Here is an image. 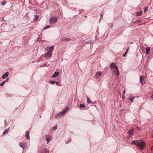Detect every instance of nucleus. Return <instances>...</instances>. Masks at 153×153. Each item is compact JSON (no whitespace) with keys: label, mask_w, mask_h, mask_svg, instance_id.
Masks as SVG:
<instances>
[{"label":"nucleus","mask_w":153,"mask_h":153,"mask_svg":"<svg viewBox=\"0 0 153 153\" xmlns=\"http://www.w3.org/2000/svg\"><path fill=\"white\" fill-rule=\"evenodd\" d=\"M131 144L135 145L140 150H143L146 147V144L141 140H134L131 142Z\"/></svg>","instance_id":"nucleus-1"},{"label":"nucleus","mask_w":153,"mask_h":153,"mask_svg":"<svg viewBox=\"0 0 153 153\" xmlns=\"http://www.w3.org/2000/svg\"><path fill=\"white\" fill-rule=\"evenodd\" d=\"M110 68L114 73V74L117 76L119 74V71L118 67L114 63H112L110 65Z\"/></svg>","instance_id":"nucleus-2"},{"label":"nucleus","mask_w":153,"mask_h":153,"mask_svg":"<svg viewBox=\"0 0 153 153\" xmlns=\"http://www.w3.org/2000/svg\"><path fill=\"white\" fill-rule=\"evenodd\" d=\"M58 19L57 16H53L51 17L49 19V23L51 25L53 24L56 22Z\"/></svg>","instance_id":"nucleus-3"},{"label":"nucleus","mask_w":153,"mask_h":153,"mask_svg":"<svg viewBox=\"0 0 153 153\" xmlns=\"http://www.w3.org/2000/svg\"><path fill=\"white\" fill-rule=\"evenodd\" d=\"M68 107H67L64 109L63 110L61 113H60L58 114V115H60V114H61L62 116H63L65 114V113L67 111L68 109Z\"/></svg>","instance_id":"nucleus-4"},{"label":"nucleus","mask_w":153,"mask_h":153,"mask_svg":"<svg viewBox=\"0 0 153 153\" xmlns=\"http://www.w3.org/2000/svg\"><path fill=\"white\" fill-rule=\"evenodd\" d=\"M54 46H52L51 47H49L48 46L46 48V49L47 50V51L48 52H51L52 53V51L53 50H54Z\"/></svg>","instance_id":"nucleus-5"},{"label":"nucleus","mask_w":153,"mask_h":153,"mask_svg":"<svg viewBox=\"0 0 153 153\" xmlns=\"http://www.w3.org/2000/svg\"><path fill=\"white\" fill-rule=\"evenodd\" d=\"M52 54V52H48L45 55V57L46 58H49L51 56Z\"/></svg>","instance_id":"nucleus-6"},{"label":"nucleus","mask_w":153,"mask_h":153,"mask_svg":"<svg viewBox=\"0 0 153 153\" xmlns=\"http://www.w3.org/2000/svg\"><path fill=\"white\" fill-rule=\"evenodd\" d=\"M144 76H141L140 77V81L141 84L142 85L144 84L145 82L144 79Z\"/></svg>","instance_id":"nucleus-7"},{"label":"nucleus","mask_w":153,"mask_h":153,"mask_svg":"<svg viewBox=\"0 0 153 153\" xmlns=\"http://www.w3.org/2000/svg\"><path fill=\"white\" fill-rule=\"evenodd\" d=\"M30 132L29 131H27L25 132L26 133V136L25 137L26 139H27V140H29L30 139V137L29 135V134Z\"/></svg>","instance_id":"nucleus-8"},{"label":"nucleus","mask_w":153,"mask_h":153,"mask_svg":"<svg viewBox=\"0 0 153 153\" xmlns=\"http://www.w3.org/2000/svg\"><path fill=\"white\" fill-rule=\"evenodd\" d=\"M9 75V73L8 72H6L2 76V78L3 79H4L6 77L8 76Z\"/></svg>","instance_id":"nucleus-9"},{"label":"nucleus","mask_w":153,"mask_h":153,"mask_svg":"<svg viewBox=\"0 0 153 153\" xmlns=\"http://www.w3.org/2000/svg\"><path fill=\"white\" fill-rule=\"evenodd\" d=\"M101 75V73L100 72H97L95 75V78H97L99 77Z\"/></svg>","instance_id":"nucleus-10"},{"label":"nucleus","mask_w":153,"mask_h":153,"mask_svg":"<svg viewBox=\"0 0 153 153\" xmlns=\"http://www.w3.org/2000/svg\"><path fill=\"white\" fill-rule=\"evenodd\" d=\"M59 72H55L52 75V77L53 78H55L59 75Z\"/></svg>","instance_id":"nucleus-11"},{"label":"nucleus","mask_w":153,"mask_h":153,"mask_svg":"<svg viewBox=\"0 0 153 153\" xmlns=\"http://www.w3.org/2000/svg\"><path fill=\"white\" fill-rule=\"evenodd\" d=\"M25 143H19V146L20 147L24 149V148L25 147Z\"/></svg>","instance_id":"nucleus-12"},{"label":"nucleus","mask_w":153,"mask_h":153,"mask_svg":"<svg viewBox=\"0 0 153 153\" xmlns=\"http://www.w3.org/2000/svg\"><path fill=\"white\" fill-rule=\"evenodd\" d=\"M71 40L70 38H67L65 37H63L62 39V41H68Z\"/></svg>","instance_id":"nucleus-13"},{"label":"nucleus","mask_w":153,"mask_h":153,"mask_svg":"<svg viewBox=\"0 0 153 153\" xmlns=\"http://www.w3.org/2000/svg\"><path fill=\"white\" fill-rule=\"evenodd\" d=\"M78 106L79 107V108H84L85 105L84 104H80V105H78Z\"/></svg>","instance_id":"nucleus-14"},{"label":"nucleus","mask_w":153,"mask_h":153,"mask_svg":"<svg viewBox=\"0 0 153 153\" xmlns=\"http://www.w3.org/2000/svg\"><path fill=\"white\" fill-rule=\"evenodd\" d=\"M51 138L49 136H48L46 137V139L47 141V144H48L49 143Z\"/></svg>","instance_id":"nucleus-15"},{"label":"nucleus","mask_w":153,"mask_h":153,"mask_svg":"<svg viewBox=\"0 0 153 153\" xmlns=\"http://www.w3.org/2000/svg\"><path fill=\"white\" fill-rule=\"evenodd\" d=\"M134 131L133 129L130 130L129 131L128 133L130 135H131L133 134Z\"/></svg>","instance_id":"nucleus-16"},{"label":"nucleus","mask_w":153,"mask_h":153,"mask_svg":"<svg viewBox=\"0 0 153 153\" xmlns=\"http://www.w3.org/2000/svg\"><path fill=\"white\" fill-rule=\"evenodd\" d=\"M146 53L147 54H148L149 53L150 48V47H148L146 48Z\"/></svg>","instance_id":"nucleus-17"},{"label":"nucleus","mask_w":153,"mask_h":153,"mask_svg":"<svg viewBox=\"0 0 153 153\" xmlns=\"http://www.w3.org/2000/svg\"><path fill=\"white\" fill-rule=\"evenodd\" d=\"M142 11H141L136 13V15L137 16H141L142 15Z\"/></svg>","instance_id":"nucleus-18"},{"label":"nucleus","mask_w":153,"mask_h":153,"mask_svg":"<svg viewBox=\"0 0 153 153\" xmlns=\"http://www.w3.org/2000/svg\"><path fill=\"white\" fill-rule=\"evenodd\" d=\"M51 26L50 25H47L43 29H42V30H45L49 28Z\"/></svg>","instance_id":"nucleus-19"},{"label":"nucleus","mask_w":153,"mask_h":153,"mask_svg":"<svg viewBox=\"0 0 153 153\" xmlns=\"http://www.w3.org/2000/svg\"><path fill=\"white\" fill-rule=\"evenodd\" d=\"M41 153H49V151L48 150L44 149L42 150Z\"/></svg>","instance_id":"nucleus-20"},{"label":"nucleus","mask_w":153,"mask_h":153,"mask_svg":"<svg viewBox=\"0 0 153 153\" xmlns=\"http://www.w3.org/2000/svg\"><path fill=\"white\" fill-rule=\"evenodd\" d=\"M8 130H9V128L8 129H6L4 130V131L3 132V134H7L8 132Z\"/></svg>","instance_id":"nucleus-21"},{"label":"nucleus","mask_w":153,"mask_h":153,"mask_svg":"<svg viewBox=\"0 0 153 153\" xmlns=\"http://www.w3.org/2000/svg\"><path fill=\"white\" fill-rule=\"evenodd\" d=\"M87 102L88 104H90L91 103V101L90 99L88 97H87Z\"/></svg>","instance_id":"nucleus-22"},{"label":"nucleus","mask_w":153,"mask_h":153,"mask_svg":"<svg viewBox=\"0 0 153 153\" xmlns=\"http://www.w3.org/2000/svg\"><path fill=\"white\" fill-rule=\"evenodd\" d=\"M34 16H35V17L33 18L34 19L35 21H37L39 18V16L36 15H35Z\"/></svg>","instance_id":"nucleus-23"},{"label":"nucleus","mask_w":153,"mask_h":153,"mask_svg":"<svg viewBox=\"0 0 153 153\" xmlns=\"http://www.w3.org/2000/svg\"><path fill=\"white\" fill-rule=\"evenodd\" d=\"M57 128V126H55L53 127V128H52V130L53 131H55L56 129Z\"/></svg>","instance_id":"nucleus-24"},{"label":"nucleus","mask_w":153,"mask_h":153,"mask_svg":"<svg viewBox=\"0 0 153 153\" xmlns=\"http://www.w3.org/2000/svg\"><path fill=\"white\" fill-rule=\"evenodd\" d=\"M148 8V7H146L144 8V13H146L147 11Z\"/></svg>","instance_id":"nucleus-25"},{"label":"nucleus","mask_w":153,"mask_h":153,"mask_svg":"<svg viewBox=\"0 0 153 153\" xmlns=\"http://www.w3.org/2000/svg\"><path fill=\"white\" fill-rule=\"evenodd\" d=\"M128 49H127V50L126 51V52L123 55V57H124L126 55V54L128 52Z\"/></svg>","instance_id":"nucleus-26"},{"label":"nucleus","mask_w":153,"mask_h":153,"mask_svg":"<svg viewBox=\"0 0 153 153\" xmlns=\"http://www.w3.org/2000/svg\"><path fill=\"white\" fill-rule=\"evenodd\" d=\"M5 82V81L3 82L0 84V86H2L4 84Z\"/></svg>","instance_id":"nucleus-27"},{"label":"nucleus","mask_w":153,"mask_h":153,"mask_svg":"<svg viewBox=\"0 0 153 153\" xmlns=\"http://www.w3.org/2000/svg\"><path fill=\"white\" fill-rule=\"evenodd\" d=\"M6 3L5 1H3L1 2V4L2 6H4L6 4Z\"/></svg>","instance_id":"nucleus-28"},{"label":"nucleus","mask_w":153,"mask_h":153,"mask_svg":"<svg viewBox=\"0 0 153 153\" xmlns=\"http://www.w3.org/2000/svg\"><path fill=\"white\" fill-rule=\"evenodd\" d=\"M134 22L135 23H139L140 22V21L139 20H137Z\"/></svg>","instance_id":"nucleus-29"},{"label":"nucleus","mask_w":153,"mask_h":153,"mask_svg":"<svg viewBox=\"0 0 153 153\" xmlns=\"http://www.w3.org/2000/svg\"><path fill=\"white\" fill-rule=\"evenodd\" d=\"M49 82L52 84H54L55 83V82L51 80H50Z\"/></svg>","instance_id":"nucleus-30"},{"label":"nucleus","mask_w":153,"mask_h":153,"mask_svg":"<svg viewBox=\"0 0 153 153\" xmlns=\"http://www.w3.org/2000/svg\"><path fill=\"white\" fill-rule=\"evenodd\" d=\"M135 97H133L132 98H131L130 99V100L131 101V102L132 103L134 99L135 98Z\"/></svg>","instance_id":"nucleus-31"},{"label":"nucleus","mask_w":153,"mask_h":153,"mask_svg":"<svg viewBox=\"0 0 153 153\" xmlns=\"http://www.w3.org/2000/svg\"><path fill=\"white\" fill-rule=\"evenodd\" d=\"M103 18V15L102 14H100V21L102 18Z\"/></svg>","instance_id":"nucleus-32"},{"label":"nucleus","mask_w":153,"mask_h":153,"mask_svg":"<svg viewBox=\"0 0 153 153\" xmlns=\"http://www.w3.org/2000/svg\"><path fill=\"white\" fill-rule=\"evenodd\" d=\"M125 92H126V90L125 89H124L123 91V95H124L125 94Z\"/></svg>","instance_id":"nucleus-33"},{"label":"nucleus","mask_w":153,"mask_h":153,"mask_svg":"<svg viewBox=\"0 0 153 153\" xmlns=\"http://www.w3.org/2000/svg\"><path fill=\"white\" fill-rule=\"evenodd\" d=\"M70 140H68L66 141V144L70 142Z\"/></svg>","instance_id":"nucleus-34"},{"label":"nucleus","mask_w":153,"mask_h":153,"mask_svg":"<svg viewBox=\"0 0 153 153\" xmlns=\"http://www.w3.org/2000/svg\"><path fill=\"white\" fill-rule=\"evenodd\" d=\"M9 80V79L8 78H7L6 80L5 81V82H7Z\"/></svg>","instance_id":"nucleus-35"},{"label":"nucleus","mask_w":153,"mask_h":153,"mask_svg":"<svg viewBox=\"0 0 153 153\" xmlns=\"http://www.w3.org/2000/svg\"><path fill=\"white\" fill-rule=\"evenodd\" d=\"M55 83L56 85H58L59 83L58 82H55Z\"/></svg>","instance_id":"nucleus-36"},{"label":"nucleus","mask_w":153,"mask_h":153,"mask_svg":"<svg viewBox=\"0 0 153 153\" xmlns=\"http://www.w3.org/2000/svg\"><path fill=\"white\" fill-rule=\"evenodd\" d=\"M151 150H153V146L151 147Z\"/></svg>","instance_id":"nucleus-37"},{"label":"nucleus","mask_w":153,"mask_h":153,"mask_svg":"<svg viewBox=\"0 0 153 153\" xmlns=\"http://www.w3.org/2000/svg\"><path fill=\"white\" fill-rule=\"evenodd\" d=\"M122 97H123V99H124V98H125L124 95H123Z\"/></svg>","instance_id":"nucleus-38"},{"label":"nucleus","mask_w":153,"mask_h":153,"mask_svg":"<svg viewBox=\"0 0 153 153\" xmlns=\"http://www.w3.org/2000/svg\"><path fill=\"white\" fill-rule=\"evenodd\" d=\"M151 97L152 98H153V95H152L151 96Z\"/></svg>","instance_id":"nucleus-39"},{"label":"nucleus","mask_w":153,"mask_h":153,"mask_svg":"<svg viewBox=\"0 0 153 153\" xmlns=\"http://www.w3.org/2000/svg\"><path fill=\"white\" fill-rule=\"evenodd\" d=\"M113 27V25L112 24L111 25V27Z\"/></svg>","instance_id":"nucleus-40"},{"label":"nucleus","mask_w":153,"mask_h":153,"mask_svg":"<svg viewBox=\"0 0 153 153\" xmlns=\"http://www.w3.org/2000/svg\"><path fill=\"white\" fill-rule=\"evenodd\" d=\"M87 42V43H89V42H90L87 41V42Z\"/></svg>","instance_id":"nucleus-41"},{"label":"nucleus","mask_w":153,"mask_h":153,"mask_svg":"<svg viewBox=\"0 0 153 153\" xmlns=\"http://www.w3.org/2000/svg\"><path fill=\"white\" fill-rule=\"evenodd\" d=\"M85 17L86 18L87 17V16H85Z\"/></svg>","instance_id":"nucleus-42"},{"label":"nucleus","mask_w":153,"mask_h":153,"mask_svg":"<svg viewBox=\"0 0 153 153\" xmlns=\"http://www.w3.org/2000/svg\"><path fill=\"white\" fill-rule=\"evenodd\" d=\"M91 43H93V42H91Z\"/></svg>","instance_id":"nucleus-43"}]
</instances>
